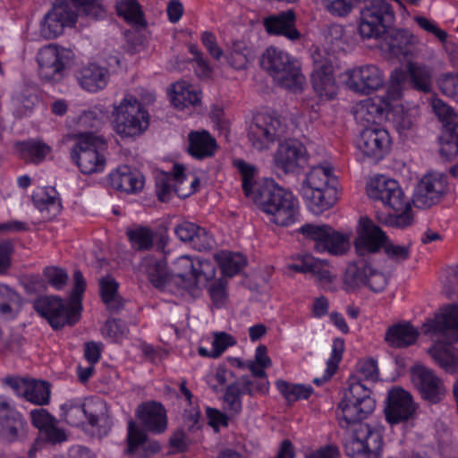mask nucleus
Masks as SVG:
<instances>
[{
    "instance_id": "1",
    "label": "nucleus",
    "mask_w": 458,
    "mask_h": 458,
    "mask_svg": "<svg viewBox=\"0 0 458 458\" xmlns=\"http://www.w3.org/2000/svg\"><path fill=\"white\" fill-rule=\"evenodd\" d=\"M233 166L242 177V190L247 197L253 199L260 210L270 216V222L280 225H293L298 216V199L273 181L257 185L258 168L243 159H234Z\"/></svg>"
},
{
    "instance_id": "2",
    "label": "nucleus",
    "mask_w": 458,
    "mask_h": 458,
    "mask_svg": "<svg viewBox=\"0 0 458 458\" xmlns=\"http://www.w3.org/2000/svg\"><path fill=\"white\" fill-rule=\"evenodd\" d=\"M427 326L428 328L426 331L440 333L447 340V343L439 342L432 345L428 351V354L445 372L457 373L458 349L453 344L458 342V304L447 306L434 320L424 325Z\"/></svg>"
},
{
    "instance_id": "3",
    "label": "nucleus",
    "mask_w": 458,
    "mask_h": 458,
    "mask_svg": "<svg viewBox=\"0 0 458 458\" xmlns=\"http://www.w3.org/2000/svg\"><path fill=\"white\" fill-rule=\"evenodd\" d=\"M367 193L370 199L380 201L397 213L384 216L377 215V218L380 223L397 228H405L411 225V208L397 181L384 175L376 176L369 182Z\"/></svg>"
},
{
    "instance_id": "4",
    "label": "nucleus",
    "mask_w": 458,
    "mask_h": 458,
    "mask_svg": "<svg viewBox=\"0 0 458 458\" xmlns=\"http://www.w3.org/2000/svg\"><path fill=\"white\" fill-rule=\"evenodd\" d=\"M337 179L328 163L310 167L301 183L300 194L314 214L330 209L336 202Z\"/></svg>"
},
{
    "instance_id": "5",
    "label": "nucleus",
    "mask_w": 458,
    "mask_h": 458,
    "mask_svg": "<svg viewBox=\"0 0 458 458\" xmlns=\"http://www.w3.org/2000/svg\"><path fill=\"white\" fill-rule=\"evenodd\" d=\"M261 65L280 87L293 92L301 90L305 77L298 61L288 53L269 47L262 55Z\"/></svg>"
},
{
    "instance_id": "6",
    "label": "nucleus",
    "mask_w": 458,
    "mask_h": 458,
    "mask_svg": "<svg viewBox=\"0 0 458 458\" xmlns=\"http://www.w3.org/2000/svg\"><path fill=\"white\" fill-rule=\"evenodd\" d=\"M376 401L371 396V390L360 382H352L344 398L338 403L336 417L342 428L351 426L366 419L373 412Z\"/></svg>"
},
{
    "instance_id": "7",
    "label": "nucleus",
    "mask_w": 458,
    "mask_h": 458,
    "mask_svg": "<svg viewBox=\"0 0 458 458\" xmlns=\"http://www.w3.org/2000/svg\"><path fill=\"white\" fill-rule=\"evenodd\" d=\"M113 124L114 131L121 137H135L142 134L149 126V114L140 102L128 95L114 106Z\"/></svg>"
},
{
    "instance_id": "8",
    "label": "nucleus",
    "mask_w": 458,
    "mask_h": 458,
    "mask_svg": "<svg viewBox=\"0 0 458 458\" xmlns=\"http://www.w3.org/2000/svg\"><path fill=\"white\" fill-rule=\"evenodd\" d=\"M106 141L92 133H83L78 136L71 156L81 172L85 174L101 173L106 166L104 151Z\"/></svg>"
},
{
    "instance_id": "9",
    "label": "nucleus",
    "mask_w": 458,
    "mask_h": 458,
    "mask_svg": "<svg viewBox=\"0 0 458 458\" xmlns=\"http://www.w3.org/2000/svg\"><path fill=\"white\" fill-rule=\"evenodd\" d=\"M73 57L72 51L55 44L41 47L37 54L40 79L50 83L61 81L66 76Z\"/></svg>"
},
{
    "instance_id": "10",
    "label": "nucleus",
    "mask_w": 458,
    "mask_h": 458,
    "mask_svg": "<svg viewBox=\"0 0 458 458\" xmlns=\"http://www.w3.org/2000/svg\"><path fill=\"white\" fill-rule=\"evenodd\" d=\"M393 2L397 0H369L361 10L359 31L363 38H378L394 21Z\"/></svg>"
},
{
    "instance_id": "11",
    "label": "nucleus",
    "mask_w": 458,
    "mask_h": 458,
    "mask_svg": "<svg viewBox=\"0 0 458 458\" xmlns=\"http://www.w3.org/2000/svg\"><path fill=\"white\" fill-rule=\"evenodd\" d=\"M343 284L347 293L357 291L361 287H368L375 293H379L387 285V278L368 261L360 259L347 266Z\"/></svg>"
},
{
    "instance_id": "12",
    "label": "nucleus",
    "mask_w": 458,
    "mask_h": 458,
    "mask_svg": "<svg viewBox=\"0 0 458 458\" xmlns=\"http://www.w3.org/2000/svg\"><path fill=\"white\" fill-rule=\"evenodd\" d=\"M299 232L306 240L313 242V248L317 252L342 255L350 246L346 235L327 225L305 224Z\"/></svg>"
},
{
    "instance_id": "13",
    "label": "nucleus",
    "mask_w": 458,
    "mask_h": 458,
    "mask_svg": "<svg viewBox=\"0 0 458 458\" xmlns=\"http://www.w3.org/2000/svg\"><path fill=\"white\" fill-rule=\"evenodd\" d=\"M382 437L369 424L360 423L344 441V452L350 458H380Z\"/></svg>"
},
{
    "instance_id": "14",
    "label": "nucleus",
    "mask_w": 458,
    "mask_h": 458,
    "mask_svg": "<svg viewBox=\"0 0 458 458\" xmlns=\"http://www.w3.org/2000/svg\"><path fill=\"white\" fill-rule=\"evenodd\" d=\"M35 310L45 318L53 329L74 326L81 318L80 310L56 296H46L34 302Z\"/></svg>"
},
{
    "instance_id": "15",
    "label": "nucleus",
    "mask_w": 458,
    "mask_h": 458,
    "mask_svg": "<svg viewBox=\"0 0 458 458\" xmlns=\"http://www.w3.org/2000/svg\"><path fill=\"white\" fill-rule=\"evenodd\" d=\"M286 126L276 114L261 113L254 116L250 125L248 137L258 150L267 148L276 139L283 137Z\"/></svg>"
},
{
    "instance_id": "16",
    "label": "nucleus",
    "mask_w": 458,
    "mask_h": 458,
    "mask_svg": "<svg viewBox=\"0 0 458 458\" xmlns=\"http://www.w3.org/2000/svg\"><path fill=\"white\" fill-rule=\"evenodd\" d=\"M344 85L352 91L369 95L383 87V72L375 64H363L344 71L341 74Z\"/></svg>"
},
{
    "instance_id": "17",
    "label": "nucleus",
    "mask_w": 458,
    "mask_h": 458,
    "mask_svg": "<svg viewBox=\"0 0 458 458\" xmlns=\"http://www.w3.org/2000/svg\"><path fill=\"white\" fill-rule=\"evenodd\" d=\"M306 147L297 140H285L280 142L274 153L276 169L285 174H300L309 164Z\"/></svg>"
},
{
    "instance_id": "18",
    "label": "nucleus",
    "mask_w": 458,
    "mask_h": 458,
    "mask_svg": "<svg viewBox=\"0 0 458 458\" xmlns=\"http://www.w3.org/2000/svg\"><path fill=\"white\" fill-rule=\"evenodd\" d=\"M313 71L311 83L320 98L333 99L337 94V85L334 77L331 55L326 51L316 49L311 54Z\"/></svg>"
},
{
    "instance_id": "19",
    "label": "nucleus",
    "mask_w": 458,
    "mask_h": 458,
    "mask_svg": "<svg viewBox=\"0 0 458 458\" xmlns=\"http://www.w3.org/2000/svg\"><path fill=\"white\" fill-rule=\"evenodd\" d=\"M61 410L64 420L71 426L79 427L87 419L89 424L95 427L105 417L106 405L103 401L81 403L77 400H68L61 405Z\"/></svg>"
},
{
    "instance_id": "20",
    "label": "nucleus",
    "mask_w": 458,
    "mask_h": 458,
    "mask_svg": "<svg viewBox=\"0 0 458 458\" xmlns=\"http://www.w3.org/2000/svg\"><path fill=\"white\" fill-rule=\"evenodd\" d=\"M418 405L410 392L402 387L394 386L387 392L385 407L386 421L396 425L413 418Z\"/></svg>"
},
{
    "instance_id": "21",
    "label": "nucleus",
    "mask_w": 458,
    "mask_h": 458,
    "mask_svg": "<svg viewBox=\"0 0 458 458\" xmlns=\"http://www.w3.org/2000/svg\"><path fill=\"white\" fill-rule=\"evenodd\" d=\"M411 377L423 400L435 404L445 398L446 388L444 381L431 369L416 365L411 369Z\"/></svg>"
},
{
    "instance_id": "22",
    "label": "nucleus",
    "mask_w": 458,
    "mask_h": 458,
    "mask_svg": "<svg viewBox=\"0 0 458 458\" xmlns=\"http://www.w3.org/2000/svg\"><path fill=\"white\" fill-rule=\"evenodd\" d=\"M447 177L442 174H426L418 184L412 198L414 206L424 209L437 204L447 191Z\"/></svg>"
},
{
    "instance_id": "23",
    "label": "nucleus",
    "mask_w": 458,
    "mask_h": 458,
    "mask_svg": "<svg viewBox=\"0 0 458 458\" xmlns=\"http://www.w3.org/2000/svg\"><path fill=\"white\" fill-rule=\"evenodd\" d=\"M176 268L177 276L189 281L188 287H199L216 276L215 266L208 259L193 260L188 256H182L177 259Z\"/></svg>"
},
{
    "instance_id": "24",
    "label": "nucleus",
    "mask_w": 458,
    "mask_h": 458,
    "mask_svg": "<svg viewBox=\"0 0 458 458\" xmlns=\"http://www.w3.org/2000/svg\"><path fill=\"white\" fill-rule=\"evenodd\" d=\"M388 241L386 233L369 217H360L354 247L359 256L378 252Z\"/></svg>"
},
{
    "instance_id": "25",
    "label": "nucleus",
    "mask_w": 458,
    "mask_h": 458,
    "mask_svg": "<svg viewBox=\"0 0 458 458\" xmlns=\"http://www.w3.org/2000/svg\"><path fill=\"white\" fill-rule=\"evenodd\" d=\"M77 16V13L72 10L69 3L55 4L45 15L40 33L45 38H55L63 33L65 27L74 26Z\"/></svg>"
},
{
    "instance_id": "26",
    "label": "nucleus",
    "mask_w": 458,
    "mask_h": 458,
    "mask_svg": "<svg viewBox=\"0 0 458 458\" xmlns=\"http://www.w3.org/2000/svg\"><path fill=\"white\" fill-rule=\"evenodd\" d=\"M148 431L142 429L132 420L128 421L125 454L134 458H148L161 450L156 439L149 438Z\"/></svg>"
},
{
    "instance_id": "27",
    "label": "nucleus",
    "mask_w": 458,
    "mask_h": 458,
    "mask_svg": "<svg viewBox=\"0 0 458 458\" xmlns=\"http://www.w3.org/2000/svg\"><path fill=\"white\" fill-rule=\"evenodd\" d=\"M390 143V136L386 130L371 126L362 130L358 148L365 157L380 160L388 151Z\"/></svg>"
},
{
    "instance_id": "28",
    "label": "nucleus",
    "mask_w": 458,
    "mask_h": 458,
    "mask_svg": "<svg viewBox=\"0 0 458 458\" xmlns=\"http://www.w3.org/2000/svg\"><path fill=\"white\" fill-rule=\"evenodd\" d=\"M135 416L141 428L152 434H162L167 428V415L164 405L158 402L149 401L140 403Z\"/></svg>"
},
{
    "instance_id": "29",
    "label": "nucleus",
    "mask_w": 458,
    "mask_h": 458,
    "mask_svg": "<svg viewBox=\"0 0 458 458\" xmlns=\"http://www.w3.org/2000/svg\"><path fill=\"white\" fill-rule=\"evenodd\" d=\"M74 76L81 89L89 93H97L107 86L110 72L97 63H89L79 68Z\"/></svg>"
},
{
    "instance_id": "30",
    "label": "nucleus",
    "mask_w": 458,
    "mask_h": 458,
    "mask_svg": "<svg viewBox=\"0 0 458 458\" xmlns=\"http://www.w3.org/2000/svg\"><path fill=\"white\" fill-rule=\"evenodd\" d=\"M295 23L296 15L292 9L270 15L264 20V26L268 34L284 36L293 42L298 41L301 37Z\"/></svg>"
},
{
    "instance_id": "31",
    "label": "nucleus",
    "mask_w": 458,
    "mask_h": 458,
    "mask_svg": "<svg viewBox=\"0 0 458 458\" xmlns=\"http://www.w3.org/2000/svg\"><path fill=\"white\" fill-rule=\"evenodd\" d=\"M174 233L181 242L189 243L198 251H206L212 248L214 241L211 234L194 223L183 221L178 224L174 227Z\"/></svg>"
},
{
    "instance_id": "32",
    "label": "nucleus",
    "mask_w": 458,
    "mask_h": 458,
    "mask_svg": "<svg viewBox=\"0 0 458 458\" xmlns=\"http://www.w3.org/2000/svg\"><path fill=\"white\" fill-rule=\"evenodd\" d=\"M26 421L20 412L6 402H0V437L13 442L24 430Z\"/></svg>"
},
{
    "instance_id": "33",
    "label": "nucleus",
    "mask_w": 458,
    "mask_h": 458,
    "mask_svg": "<svg viewBox=\"0 0 458 458\" xmlns=\"http://www.w3.org/2000/svg\"><path fill=\"white\" fill-rule=\"evenodd\" d=\"M109 181L114 189L126 193H137L144 186L142 174L128 165L119 166L115 171L110 173Z\"/></svg>"
},
{
    "instance_id": "34",
    "label": "nucleus",
    "mask_w": 458,
    "mask_h": 458,
    "mask_svg": "<svg viewBox=\"0 0 458 458\" xmlns=\"http://www.w3.org/2000/svg\"><path fill=\"white\" fill-rule=\"evenodd\" d=\"M389 52L400 60L410 61L416 54L417 38L408 30H393L386 38Z\"/></svg>"
},
{
    "instance_id": "35",
    "label": "nucleus",
    "mask_w": 458,
    "mask_h": 458,
    "mask_svg": "<svg viewBox=\"0 0 458 458\" xmlns=\"http://www.w3.org/2000/svg\"><path fill=\"white\" fill-rule=\"evenodd\" d=\"M32 202L46 219L55 217L62 210L58 192L54 187H39L32 193Z\"/></svg>"
},
{
    "instance_id": "36",
    "label": "nucleus",
    "mask_w": 458,
    "mask_h": 458,
    "mask_svg": "<svg viewBox=\"0 0 458 458\" xmlns=\"http://www.w3.org/2000/svg\"><path fill=\"white\" fill-rule=\"evenodd\" d=\"M407 79L411 87L418 91L429 93L433 87V71L425 64L408 61Z\"/></svg>"
},
{
    "instance_id": "37",
    "label": "nucleus",
    "mask_w": 458,
    "mask_h": 458,
    "mask_svg": "<svg viewBox=\"0 0 458 458\" xmlns=\"http://www.w3.org/2000/svg\"><path fill=\"white\" fill-rule=\"evenodd\" d=\"M419 331L410 322L395 324L390 327L386 333V341L394 348H404L417 341Z\"/></svg>"
},
{
    "instance_id": "38",
    "label": "nucleus",
    "mask_w": 458,
    "mask_h": 458,
    "mask_svg": "<svg viewBox=\"0 0 458 458\" xmlns=\"http://www.w3.org/2000/svg\"><path fill=\"white\" fill-rule=\"evenodd\" d=\"M188 138V151L195 158L204 159L214 155L216 143L208 131H191Z\"/></svg>"
},
{
    "instance_id": "39",
    "label": "nucleus",
    "mask_w": 458,
    "mask_h": 458,
    "mask_svg": "<svg viewBox=\"0 0 458 458\" xmlns=\"http://www.w3.org/2000/svg\"><path fill=\"white\" fill-rule=\"evenodd\" d=\"M172 103L180 109L197 106L201 101V91L186 81H178L173 85Z\"/></svg>"
},
{
    "instance_id": "40",
    "label": "nucleus",
    "mask_w": 458,
    "mask_h": 458,
    "mask_svg": "<svg viewBox=\"0 0 458 458\" xmlns=\"http://www.w3.org/2000/svg\"><path fill=\"white\" fill-rule=\"evenodd\" d=\"M115 10L117 15L129 25L138 28L147 26L144 13L138 0H118L115 4Z\"/></svg>"
},
{
    "instance_id": "41",
    "label": "nucleus",
    "mask_w": 458,
    "mask_h": 458,
    "mask_svg": "<svg viewBox=\"0 0 458 458\" xmlns=\"http://www.w3.org/2000/svg\"><path fill=\"white\" fill-rule=\"evenodd\" d=\"M119 284L111 276L99 280V292L103 302L112 312H117L123 307V298L118 293Z\"/></svg>"
},
{
    "instance_id": "42",
    "label": "nucleus",
    "mask_w": 458,
    "mask_h": 458,
    "mask_svg": "<svg viewBox=\"0 0 458 458\" xmlns=\"http://www.w3.org/2000/svg\"><path fill=\"white\" fill-rule=\"evenodd\" d=\"M20 157L25 161L39 164L50 153L51 148L40 140H29L16 143Z\"/></svg>"
},
{
    "instance_id": "43",
    "label": "nucleus",
    "mask_w": 458,
    "mask_h": 458,
    "mask_svg": "<svg viewBox=\"0 0 458 458\" xmlns=\"http://www.w3.org/2000/svg\"><path fill=\"white\" fill-rule=\"evenodd\" d=\"M222 273L226 276H233L246 265V259L239 252L221 250L215 255Z\"/></svg>"
},
{
    "instance_id": "44",
    "label": "nucleus",
    "mask_w": 458,
    "mask_h": 458,
    "mask_svg": "<svg viewBox=\"0 0 458 458\" xmlns=\"http://www.w3.org/2000/svg\"><path fill=\"white\" fill-rule=\"evenodd\" d=\"M276 386L289 404L309 399L314 391L310 385L294 384L283 379L277 380Z\"/></svg>"
},
{
    "instance_id": "45",
    "label": "nucleus",
    "mask_w": 458,
    "mask_h": 458,
    "mask_svg": "<svg viewBox=\"0 0 458 458\" xmlns=\"http://www.w3.org/2000/svg\"><path fill=\"white\" fill-rule=\"evenodd\" d=\"M126 235L135 250H149L154 246L156 233L148 226L136 225L128 229Z\"/></svg>"
},
{
    "instance_id": "46",
    "label": "nucleus",
    "mask_w": 458,
    "mask_h": 458,
    "mask_svg": "<svg viewBox=\"0 0 458 458\" xmlns=\"http://www.w3.org/2000/svg\"><path fill=\"white\" fill-rule=\"evenodd\" d=\"M245 393L237 380L228 385L223 397V408L232 417L242 411V396Z\"/></svg>"
},
{
    "instance_id": "47",
    "label": "nucleus",
    "mask_w": 458,
    "mask_h": 458,
    "mask_svg": "<svg viewBox=\"0 0 458 458\" xmlns=\"http://www.w3.org/2000/svg\"><path fill=\"white\" fill-rule=\"evenodd\" d=\"M390 107L391 103L388 92L386 96H374L364 100L361 103L360 110L369 115L368 121L372 120L375 122L377 119H382Z\"/></svg>"
},
{
    "instance_id": "48",
    "label": "nucleus",
    "mask_w": 458,
    "mask_h": 458,
    "mask_svg": "<svg viewBox=\"0 0 458 458\" xmlns=\"http://www.w3.org/2000/svg\"><path fill=\"white\" fill-rule=\"evenodd\" d=\"M236 341L233 337L225 332H216L214 334L212 349L209 351L203 346L198 348V353L201 357L216 359L230 346H233Z\"/></svg>"
},
{
    "instance_id": "49",
    "label": "nucleus",
    "mask_w": 458,
    "mask_h": 458,
    "mask_svg": "<svg viewBox=\"0 0 458 458\" xmlns=\"http://www.w3.org/2000/svg\"><path fill=\"white\" fill-rule=\"evenodd\" d=\"M50 385L43 380L30 379L24 398L37 405L48 404L50 400Z\"/></svg>"
},
{
    "instance_id": "50",
    "label": "nucleus",
    "mask_w": 458,
    "mask_h": 458,
    "mask_svg": "<svg viewBox=\"0 0 458 458\" xmlns=\"http://www.w3.org/2000/svg\"><path fill=\"white\" fill-rule=\"evenodd\" d=\"M439 153L446 159L458 154V125L443 128L439 136Z\"/></svg>"
},
{
    "instance_id": "51",
    "label": "nucleus",
    "mask_w": 458,
    "mask_h": 458,
    "mask_svg": "<svg viewBox=\"0 0 458 458\" xmlns=\"http://www.w3.org/2000/svg\"><path fill=\"white\" fill-rule=\"evenodd\" d=\"M310 273L322 288L334 290L333 283L336 276L332 272V268L327 260L315 258Z\"/></svg>"
},
{
    "instance_id": "52",
    "label": "nucleus",
    "mask_w": 458,
    "mask_h": 458,
    "mask_svg": "<svg viewBox=\"0 0 458 458\" xmlns=\"http://www.w3.org/2000/svg\"><path fill=\"white\" fill-rule=\"evenodd\" d=\"M378 378V371L377 362L372 360H366L359 363L357 368V375L349 378V385L352 382H360L367 386L365 381L376 382Z\"/></svg>"
},
{
    "instance_id": "53",
    "label": "nucleus",
    "mask_w": 458,
    "mask_h": 458,
    "mask_svg": "<svg viewBox=\"0 0 458 458\" xmlns=\"http://www.w3.org/2000/svg\"><path fill=\"white\" fill-rule=\"evenodd\" d=\"M129 328L126 323L120 318H108L102 329V334L112 342H116L126 337Z\"/></svg>"
},
{
    "instance_id": "54",
    "label": "nucleus",
    "mask_w": 458,
    "mask_h": 458,
    "mask_svg": "<svg viewBox=\"0 0 458 458\" xmlns=\"http://www.w3.org/2000/svg\"><path fill=\"white\" fill-rule=\"evenodd\" d=\"M245 394L250 396L256 394H266L268 393L269 382L267 378H251L250 376H242L237 379Z\"/></svg>"
},
{
    "instance_id": "55",
    "label": "nucleus",
    "mask_w": 458,
    "mask_h": 458,
    "mask_svg": "<svg viewBox=\"0 0 458 458\" xmlns=\"http://www.w3.org/2000/svg\"><path fill=\"white\" fill-rule=\"evenodd\" d=\"M156 193L160 201H168L175 190L170 173L159 172L156 175Z\"/></svg>"
},
{
    "instance_id": "56",
    "label": "nucleus",
    "mask_w": 458,
    "mask_h": 458,
    "mask_svg": "<svg viewBox=\"0 0 458 458\" xmlns=\"http://www.w3.org/2000/svg\"><path fill=\"white\" fill-rule=\"evenodd\" d=\"M433 109L439 120L443 123V128L457 126L458 125V114L440 99L433 101Z\"/></svg>"
},
{
    "instance_id": "57",
    "label": "nucleus",
    "mask_w": 458,
    "mask_h": 458,
    "mask_svg": "<svg viewBox=\"0 0 458 458\" xmlns=\"http://www.w3.org/2000/svg\"><path fill=\"white\" fill-rule=\"evenodd\" d=\"M43 275L47 283L57 291L63 290L68 281L67 272L61 267H47Z\"/></svg>"
},
{
    "instance_id": "58",
    "label": "nucleus",
    "mask_w": 458,
    "mask_h": 458,
    "mask_svg": "<svg viewBox=\"0 0 458 458\" xmlns=\"http://www.w3.org/2000/svg\"><path fill=\"white\" fill-rule=\"evenodd\" d=\"M78 12L87 16L98 19L105 14L104 8L98 0H70Z\"/></svg>"
},
{
    "instance_id": "59",
    "label": "nucleus",
    "mask_w": 458,
    "mask_h": 458,
    "mask_svg": "<svg viewBox=\"0 0 458 458\" xmlns=\"http://www.w3.org/2000/svg\"><path fill=\"white\" fill-rule=\"evenodd\" d=\"M357 0H329L324 4L326 10L336 17H345L351 13Z\"/></svg>"
},
{
    "instance_id": "60",
    "label": "nucleus",
    "mask_w": 458,
    "mask_h": 458,
    "mask_svg": "<svg viewBox=\"0 0 458 458\" xmlns=\"http://www.w3.org/2000/svg\"><path fill=\"white\" fill-rule=\"evenodd\" d=\"M344 352V341L342 338H335L333 341L331 355L327 362V372L328 377L336 371L338 364L342 360L343 353Z\"/></svg>"
},
{
    "instance_id": "61",
    "label": "nucleus",
    "mask_w": 458,
    "mask_h": 458,
    "mask_svg": "<svg viewBox=\"0 0 458 458\" xmlns=\"http://www.w3.org/2000/svg\"><path fill=\"white\" fill-rule=\"evenodd\" d=\"M189 52L193 55V61L196 63L195 72L199 77H208L212 72L204 54L199 49L197 45L191 44Z\"/></svg>"
},
{
    "instance_id": "62",
    "label": "nucleus",
    "mask_w": 458,
    "mask_h": 458,
    "mask_svg": "<svg viewBox=\"0 0 458 458\" xmlns=\"http://www.w3.org/2000/svg\"><path fill=\"white\" fill-rule=\"evenodd\" d=\"M226 286V281L219 279L213 282L208 288L209 296L216 308H221L225 303L227 299Z\"/></svg>"
},
{
    "instance_id": "63",
    "label": "nucleus",
    "mask_w": 458,
    "mask_h": 458,
    "mask_svg": "<svg viewBox=\"0 0 458 458\" xmlns=\"http://www.w3.org/2000/svg\"><path fill=\"white\" fill-rule=\"evenodd\" d=\"M200 41L214 59L219 60L222 57L224 52L218 46L215 34L210 31H204L201 33Z\"/></svg>"
},
{
    "instance_id": "64",
    "label": "nucleus",
    "mask_w": 458,
    "mask_h": 458,
    "mask_svg": "<svg viewBox=\"0 0 458 458\" xmlns=\"http://www.w3.org/2000/svg\"><path fill=\"white\" fill-rule=\"evenodd\" d=\"M443 94L458 98V74H445L439 81Z\"/></svg>"
}]
</instances>
